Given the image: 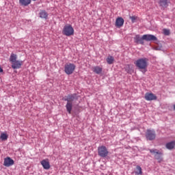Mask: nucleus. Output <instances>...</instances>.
<instances>
[{"instance_id":"f257e3e1","label":"nucleus","mask_w":175,"mask_h":175,"mask_svg":"<svg viewBox=\"0 0 175 175\" xmlns=\"http://www.w3.org/2000/svg\"><path fill=\"white\" fill-rule=\"evenodd\" d=\"M65 100L67 102L66 105V109L68 114H72V109L73 107V104L72 103V102H73L74 100H77V96L76 94L68 95Z\"/></svg>"},{"instance_id":"f03ea898","label":"nucleus","mask_w":175,"mask_h":175,"mask_svg":"<svg viewBox=\"0 0 175 175\" xmlns=\"http://www.w3.org/2000/svg\"><path fill=\"white\" fill-rule=\"evenodd\" d=\"M134 64L140 70H145L146 72L147 67L148 66V59L146 57L139 58L134 62Z\"/></svg>"},{"instance_id":"7ed1b4c3","label":"nucleus","mask_w":175,"mask_h":175,"mask_svg":"<svg viewBox=\"0 0 175 175\" xmlns=\"http://www.w3.org/2000/svg\"><path fill=\"white\" fill-rule=\"evenodd\" d=\"M149 151L150 154L154 155V158L157 159V161H158L159 163L163 161V158L162 157L163 153L162 152H160L157 149H149Z\"/></svg>"},{"instance_id":"20e7f679","label":"nucleus","mask_w":175,"mask_h":175,"mask_svg":"<svg viewBox=\"0 0 175 175\" xmlns=\"http://www.w3.org/2000/svg\"><path fill=\"white\" fill-rule=\"evenodd\" d=\"M63 34L66 36H72L75 34V29L70 25H65L63 29Z\"/></svg>"},{"instance_id":"39448f33","label":"nucleus","mask_w":175,"mask_h":175,"mask_svg":"<svg viewBox=\"0 0 175 175\" xmlns=\"http://www.w3.org/2000/svg\"><path fill=\"white\" fill-rule=\"evenodd\" d=\"M98 154L101 158H106L107 155H109V150H107V148L105 146H101L98 148Z\"/></svg>"},{"instance_id":"423d86ee","label":"nucleus","mask_w":175,"mask_h":175,"mask_svg":"<svg viewBox=\"0 0 175 175\" xmlns=\"http://www.w3.org/2000/svg\"><path fill=\"white\" fill-rule=\"evenodd\" d=\"M76 69V66L73 64H66L64 67V72L66 75H72L75 70Z\"/></svg>"},{"instance_id":"0eeeda50","label":"nucleus","mask_w":175,"mask_h":175,"mask_svg":"<svg viewBox=\"0 0 175 175\" xmlns=\"http://www.w3.org/2000/svg\"><path fill=\"white\" fill-rule=\"evenodd\" d=\"M146 137L147 140H150V141L155 140V137H157V134L155 133V131L148 129L146 131Z\"/></svg>"},{"instance_id":"6e6552de","label":"nucleus","mask_w":175,"mask_h":175,"mask_svg":"<svg viewBox=\"0 0 175 175\" xmlns=\"http://www.w3.org/2000/svg\"><path fill=\"white\" fill-rule=\"evenodd\" d=\"M3 165L6 167H9L10 166H12V165H14V161L10 157H6L4 159Z\"/></svg>"},{"instance_id":"1a4fd4ad","label":"nucleus","mask_w":175,"mask_h":175,"mask_svg":"<svg viewBox=\"0 0 175 175\" xmlns=\"http://www.w3.org/2000/svg\"><path fill=\"white\" fill-rule=\"evenodd\" d=\"M145 99L146 100H157V97L152 93L147 92L145 94Z\"/></svg>"},{"instance_id":"9d476101","label":"nucleus","mask_w":175,"mask_h":175,"mask_svg":"<svg viewBox=\"0 0 175 175\" xmlns=\"http://www.w3.org/2000/svg\"><path fill=\"white\" fill-rule=\"evenodd\" d=\"M144 40H146L147 42H150L151 40H158V38L155 37L154 35L151 34H145L143 36Z\"/></svg>"},{"instance_id":"9b49d317","label":"nucleus","mask_w":175,"mask_h":175,"mask_svg":"<svg viewBox=\"0 0 175 175\" xmlns=\"http://www.w3.org/2000/svg\"><path fill=\"white\" fill-rule=\"evenodd\" d=\"M40 163L45 170L50 169V161H49V159H43L40 161Z\"/></svg>"},{"instance_id":"f8f14e48","label":"nucleus","mask_w":175,"mask_h":175,"mask_svg":"<svg viewBox=\"0 0 175 175\" xmlns=\"http://www.w3.org/2000/svg\"><path fill=\"white\" fill-rule=\"evenodd\" d=\"M23 65V62L16 60L12 63V69H20Z\"/></svg>"},{"instance_id":"ddd939ff","label":"nucleus","mask_w":175,"mask_h":175,"mask_svg":"<svg viewBox=\"0 0 175 175\" xmlns=\"http://www.w3.org/2000/svg\"><path fill=\"white\" fill-rule=\"evenodd\" d=\"M124 18H121V17H118V18H116V27H117V28H121V27H122V25H124Z\"/></svg>"},{"instance_id":"4468645a","label":"nucleus","mask_w":175,"mask_h":175,"mask_svg":"<svg viewBox=\"0 0 175 175\" xmlns=\"http://www.w3.org/2000/svg\"><path fill=\"white\" fill-rule=\"evenodd\" d=\"M159 5L163 9H165L169 6V0H159Z\"/></svg>"},{"instance_id":"2eb2a0df","label":"nucleus","mask_w":175,"mask_h":175,"mask_svg":"<svg viewBox=\"0 0 175 175\" xmlns=\"http://www.w3.org/2000/svg\"><path fill=\"white\" fill-rule=\"evenodd\" d=\"M135 43H139V44H144V39L143 36L141 38L140 36L137 35L134 38Z\"/></svg>"},{"instance_id":"dca6fc26","label":"nucleus","mask_w":175,"mask_h":175,"mask_svg":"<svg viewBox=\"0 0 175 175\" xmlns=\"http://www.w3.org/2000/svg\"><path fill=\"white\" fill-rule=\"evenodd\" d=\"M39 14L40 18H44L45 20H47V17H49V14L46 10H41Z\"/></svg>"},{"instance_id":"f3484780","label":"nucleus","mask_w":175,"mask_h":175,"mask_svg":"<svg viewBox=\"0 0 175 175\" xmlns=\"http://www.w3.org/2000/svg\"><path fill=\"white\" fill-rule=\"evenodd\" d=\"M102 70H103V68L99 66H96L93 68V72L96 73V75H100V73H102Z\"/></svg>"},{"instance_id":"a211bd4d","label":"nucleus","mask_w":175,"mask_h":175,"mask_svg":"<svg viewBox=\"0 0 175 175\" xmlns=\"http://www.w3.org/2000/svg\"><path fill=\"white\" fill-rule=\"evenodd\" d=\"M165 147L167 150H173L175 147V141L167 143Z\"/></svg>"},{"instance_id":"6ab92c4d","label":"nucleus","mask_w":175,"mask_h":175,"mask_svg":"<svg viewBox=\"0 0 175 175\" xmlns=\"http://www.w3.org/2000/svg\"><path fill=\"white\" fill-rule=\"evenodd\" d=\"M19 3L22 6H28L31 3V0H19Z\"/></svg>"},{"instance_id":"aec40b11","label":"nucleus","mask_w":175,"mask_h":175,"mask_svg":"<svg viewBox=\"0 0 175 175\" xmlns=\"http://www.w3.org/2000/svg\"><path fill=\"white\" fill-rule=\"evenodd\" d=\"M10 61L12 62V64L17 61V55L12 53L10 57Z\"/></svg>"},{"instance_id":"412c9836","label":"nucleus","mask_w":175,"mask_h":175,"mask_svg":"<svg viewBox=\"0 0 175 175\" xmlns=\"http://www.w3.org/2000/svg\"><path fill=\"white\" fill-rule=\"evenodd\" d=\"M135 174L137 175H142L143 174V171L142 170V167L137 165L136 171L135 172Z\"/></svg>"},{"instance_id":"4be33fe9","label":"nucleus","mask_w":175,"mask_h":175,"mask_svg":"<svg viewBox=\"0 0 175 175\" xmlns=\"http://www.w3.org/2000/svg\"><path fill=\"white\" fill-rule=\"evenodd\" d=\"M107 62L109 65H111L114 62V57L113 56H108L107 58Z\"/></svg>"},{"instance_id":"5701e85b","label":"nucleus","mask_w":175,"mask_h":175,"mask_svg":"<svg viewBox=\"0 0 175 175\" xmlns=\"http://www.w3.org/2000/svg\"><path fill=\"white\" fill-rule=\"evenodd\" d=\"M8 137H9V136L5 133H2L0 135L1 140H8Z\"/></svg>"},{"instance_id":"b1692460","label":"nucleus","mask_w":175,"mask_h":175,"mask_svg":"<svg viewBox=\"0 0 175 175\" xmlns=\"http://www.w3.org/2000/svg\"><path fill=\"white\" fill-rule=\"evenodd\" d=\"M163 32L164 35H165L166 36H169V35H170V30H169L167 29H164L163 30Z\"/></svg>"},{"instance_id":"393cba45","label":"nucleus","mask_w":175,"mask_h":175,"mask_svg":"<svg viewBox=\"0 0 175 175\" xmlns=\"http://www.w3.org/2000/svg\"><path fill=\"white\" fill-rule=\"evenodd\" d=\"M130 18L131 19L132 23H135L136 20H137V16H130Z\"/></svg>"},{"instance_id":"a878e982","label":"nucleus","mask_w":175,"mask_h":175,"mask_svg":"<svg viewBox=\"0 0 175 175\" xmlns=\"http://www.w3.org/2000/svg\"><path fill=\"white\" fill-rule=\"evenodd\" d=\"M2 72H3V69L0 66V73H2Z\"/></svg>"},{"instance_id":"bb28decb","label":"nucleus","mask_w":175,"mask_h":175,"mask_svg":"<svg viewBox=\"0 0 175 175\" xmlns=\"http://www.w3.org/2000/svg\"><path fill=\"white\" fill-rule=\"evenodd\" d=\"M156 50H161L159 47H156Z\"/></svg>"}]
</instances>
